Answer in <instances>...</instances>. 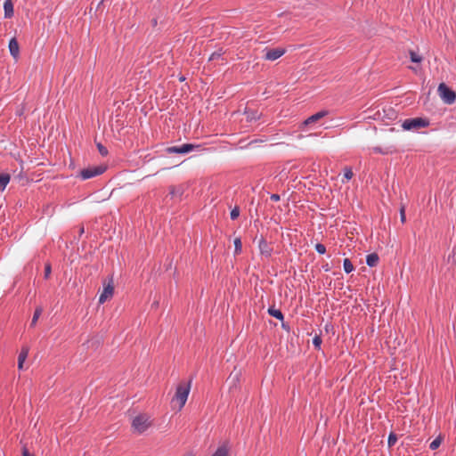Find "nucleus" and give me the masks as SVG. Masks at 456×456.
Here are the masks:
<instances>
[{
    "label": "nucleus",
    "mask_w": 456,
    "mask_h": 456,
    "mask_svg": "<svg viewBox=\"0 0 456 456\" xmlns=\"http://www.w3.org/2000/svg\"><path fill=\"white\" fill-rule=\"evenodd\" d=\"M106 167L103 166H95L84 168L80 171L79 176L83 180H87L104 173Z\"/></svg>",
    "instance_id": "5"
},
{
    "label": "nucleus",
    "mask_w": 456,
    "mask_h": 456,
    "mask_svg": "<svg viewBox=\"0 0 456 456\" xmlns=\"http://www.w3.org/2000/svg\"><path fill=\"white\" fill-rule=\"evenodd\" d=\"M51 273H52V265L51 264L48 262L45 265V272H44V278L45 279H48L51 275Z\"/></svg>",
    "instance_id": "25"
},
{
    "label": "nucleus",
    "mask_w": 456,
    "mask_h": 456,
    "mask_svg": "<svg viewBox=\"0 0 456 456\" xmlns=\"http://www.w3.org/2000/svg\"><path fill=\"white\" fill-rule=\"evenodd\" d=\"M328 114V111L326 110H321L312 116H310L309 118H307L305 121H304V125L305 126H307L309 124H313L318 120H320L321 118H322L323 117H325L326 115Z\"/></svg>",
    "instance_id": "11"
},
{
    "label": "nucleus",
    "mask_w": 456,
    "mask_h": 456,
    "mask_svg": "<svg viewBox=\"0 0 456 456\" xmlns=\"http://www.w3.org/2000/svg\"><path fill=\"white\" fill-rule=\"evenodd\" d=\"M28 354V349L27 347H22L19 356H18V369L22 370L23 369V363L26 361Z\"/></svg>",
    "instance_id": "13"
},
{
    "label": "nucleus",
    "mask_w": 456,
    "mask_h": 456,
    "mask_svg": "<svg viewBox=\"0 0 456 456\" xmlns=\"http://www.w3.org/2000/svg\"><path fill=\"white\" fill-rule=\"evenodd\" d=\"M151 426V421L147 415L140 414L136 416L132 422L134 430L139 434H142Z\"/></svg>",
    "instance_id": "3"
},
{
    "label": "nucleus",
    "mask_w": 456,
    "mask_h": 456,
    "mask_svg": "<svg viewBox=\"0 0 456 456\" xmlns=\"http://www.w3.org/2000/svg\"><path fill=\"white\" fill-rule=\"evenodd\" d=\"M239 216H240V208H239V207H234L232 209L231 214H230L231 219L235 220L239 217Z\"/></svg>",
    "instance_id": "27"
},
{
    "label": "nucleus",
    "mask_w": 456,
    "mask_h": 456,
    "mask_svg": "<svg viewBox=\"0 0 456 456\" xmlns=\"http://www.w3.org/2000/svg\"><path fill=\"white\" fill-rule=\"evenodd\" d=\"M11 180V175L7 173H0V191H4Z\"/></svg>",
    "instance_id": "14"
},
{
    "label": "nucleus",
    "mask_w": 456,
    "mask_h": 456,
    "mask_svg": "<svg viewBox=\"0 0 456 456\" xmlns=\"http://www.w3.org/2000/svg\"><path fill=\"white\" fill-rule=\"evenodd\" d=\"M169 194L172 196V198H181L183 194V186H171L169 188Z\"/></svg>",
    "instance_id": "17"
},
{
    "label": "nucleus",
    "mask_w": 456,
    "mask_h": 456,
    "mask_svg": "<svg viewBox=\"0 0 456 456\" xmlns=\"http://www.w3.org/2000/svg\"><path fill=\"white\" fill-rule=\"evenodd\" d=\"M373 151L376 153H380V154H387V153L391 152V151H388V150L384 151L380 147H374Z\"/></svg>",
    "instance_id": "34"
},
{
    "label": "nucleus",
    "mask_w": 456,
    "mask_h": 456,
    "mask_svg": "<svg viewBox=\"0 0 456 456\" xmlns=\"http://www.w3.org/2000/svg\"><path fill=\"white\" fill-rule=\"evenodd\" d=\"M397 441V436L394 433H390L389 436H388V439H387V444H388V446H393L395 444Z\"/></svg>",
    "instance_id": "26"
},
{
    "label": "nucleus",
    "mask_w": 456,
    "mask_h": 456,
    "mask_svg": "<svg viewBox=\"0 0 456 456\" xmlns=\"http://www.w3.org/2000/svg\"><path fill=\"white\" fill-rule=\"evenodd\" d=\"M438 94L446 104H452L456 100V94L444 83H441L437 88Z\"/></svg>",
    "instance_id": "4"
},
{
    "label": "nucleus",
    "mask_w": 456,
    "mask_h": 456,
    "mask_svg": "<svg viewBox=\"0 0 456 456\" xmlns=\"http://www.w3.org/2000/svg\"><path fill=\"white\" fill-rule=\"evenodd\" d=\"M410 58L412 62L416 63H419L422 61V57L414 51H410Z\"/></svg>",
    "instance_id": "24"
},
{
    "label": "nucleus",
    "mask_w": 456,
    "mask_h": 456,
    "mask_svg": "<svg viewBox=\"0 0 456 456\" xmlns=\"http://www.w3.org/2000/svg\"><path fill=\"white\" fill-rule=\"evenodd\" d=\"M242 251V243L240 238H236L234 240V253L235 255L240 254Z\"/></svg>",
    "instance_id": "22"
},
{
    "label": "nucleus",
    "mask_w": 456,
    "mask_h": 456,
    "mask_svg": "<svg viewBox=\"0 0 456 456\" xmlns=\"http://www.w3.org/2000/svg\"><path fill=\"white\" fill-rule=\"evenodd\" d=\"M114 294L113 279L110 278L109 282H103V289L99 297V303L103 304L107 300L110 299Z\"/></svg>",
    "instance_id": "6"
},
{
    "label": "nucleus",
    "mask_w": 456,
    "mask_h": 456,
    "mask_svg": "<svg viewBox=\"0 0 456 456\" xmlns=\"http://www.w3.org/2000/svg\"><path fill=\"white\" fill-rule=\"evenodd\" d=\"M43 313V308L41 306H37L36 309H35V312H34V314H33V317H32V320H31V323H30V326H35L38 318L40 317V315L42 314Z\"/></svg>",
    "instance_id": "20"
},
{
    "label": "nucleus",
    "mask_w": 456,
    "mask_h": 456,
    "mask_svg": "<svg viewBox=\"0 0 456 456\" xmlns=\"http://www.w3.org/2000/svg\"><path fill=\"white\" fill-rule=\"evenodd\" d=\"M185 456H194L192 452H188L185 454Z\"/></svg>",
    "instance_id": "40"
},
{
    "label": "nucleus",
    "mask_w": 456,
    "mask_h": 456,
    "mask_svg": "<svg viewBox=\"0 0 456 456\" xmlns=\"http://www.w3.org/2000/svg\"><path fill=\"white\" fill-rule=\"evenodd\" d=\"M443 439L442 437L439 436H437L436 439H434L430 444H429V448L431 450H436L440 445H441V443H442Z\"/></svg>",
    "instance_id": "23"
},
{
    "label": "nucleus",
    "mask_w": 456,
    "mask_h": 456,
    "mask_svg": "<svg viewBox=\"0 0 456 456\" xmlns=\"http://www.w3.org/2000/svg\"><path fill=\"white\" fill-rule=\"evenodd\" d=\"M268 314L271 316H273V317H274V318H276V319H278L280 321H282L284 319L283 314L279 309H275L273 307H269Z\"/></svg>",
    "instance_id": "18"
},
{
    "label": "nucleus",
    "mask_w": 456,
    "mask_h": 456,
    "mask_svg": "<svg viewBox=\"0 0 456 456\" xmlns=\"http://www.w3.org/2000/svg\"><path fill=\"white\" fill-rule=\"evenodd\" d=\"M258 248L262 256L265 257L271 256L273 248L263 237L259 240Z\"/></svg>",
    "instance_id": "9"
},
{
    "label": "nucleus",
    "mask_w": 456,
    "mask_h": 456,
    "mask_svg": "<svg viewBox=\"0 0 456 456\" xmlns=\"http://www.w3.org/2000/svg\"><path fill=\"white\" fill-rule=\"evenodd\" d=\"M400 219L401 222L403 224L406 222V216H405V208L404 206H402L400 208Z\"/></svg>",
    "instance_id": "32"
},
{
    "label": "nucleus",
    "mask_w": 456,
    "mask_h": 456,
    "mask_svg": "<svg viewBox=\"0 0 456 456\" xmlns=\"http://www.w3.org/2000/svg\"><path fill=\"white\" fill-rule=\"evenodd\" d=\"M212 456H229V449L226 444H223L217 448Z\"/></svg>",
    "instance_id": "19"
},
{
    "label": "nucleus",
    "mask_w": 456,
    "mask_h": 456,
    "mask_svg": "<svg viewBox=\"0 0 456 456\" xmlns=\"http://www.w3.org/2000/svg\"><path fill=\"white\" fill-rule=\"evenodd\" d=\"M343 267H344V271L346 273H350L351 272L354 271V267L352 264V262L350 261V259L348 258H345L344 261H343Z\"/></svg>",
    "instance_id": "21"
},
{
    "label": "nucleus",
    "mask_w": 456,
    "mask_h": 456,
    "mask_svg": "<svg viewBox=\"0 0 456 456\" xmlns=\"http://www.w3.org/2000/svg\"><path fill=\"white\" fill-rule=\"evenodd\" d=\"M199 145H194L191 143H184L179 146H171L167 148L166 151L169 154H187L191 152L193 149L199 148Z\"/></svg>",
    "instance_id": "7"
},
{
    "label": "nucleus",
    "mask_w": 456,
    "mask_h": 456,
    "mask_svg": "<svg viewBox=\"0 0 456 456\" xmlns=\"http://www.w3.org/2000/svg\"><path fill=\"white\" fill-rule=\"evenodd\" d=\"M79 233H80V235H81L82 233H84V227H81V228H80Z\"/></svg>",
    "instance_id": "39"
},
{
    "label": "nucleus",
    "mask_w": 456,
    "mask_h": 456,
    "mask_svg": "<svg viewBox=\"0 0 456 456\" xmlns=\"http://www.w3.org/2000/svg\"><path fill=\"white\" fill-rule=\"evenodd\" d=\"M429 125V119L427 118H413L405 119L402 124V127L403 130H418L428 127Z\"/></svg>",
    "instance_id": "2"
},
{
    "label": "nucleus",
    "mask_w": 456,
    "mask_h": 456,
    "mask_svg": "<svg viewBox=\"0 0 456 456\" xmlns=\"http://www.w3.org/2000/svg\"><path fill=\"white\" fill-rule=\"evenodd\" d=\"M379 260V255L377 253L369 254L366 257V264L370 267H374L378 265Z\"/></svg>",
    "instance_id": "15"
},
{
    "label": "nucleus",
    "mask_w": 456,
    "mask_h": 456,
    "mask_svg": "<svg viewBox=\"0 0 456 456\" xmlns=\"http://www.w3.org/2000/svg\"><path fill=\"white\" fill-rule=\"evenodd\" d=\"M223 53H224L222 52V50H218V51H216V52H214V53L210 55V57H209V59H208V60H209V61L218 60L219 58H221V57H222Z\"/></svg>",
    "instance_id": "28"
},
{
    "label": "nucleus",
    "mask_w": 456,
    "mask_h": 456,
    "mask_svg": "<svg viewBox=\"0 0 456 456\" xmlns=\"http://www.w3.org/2000/svg\"><path fill=\"white\" fill-rule=\"evenodd\" d=\"M246 118L248 121H254L260 118L261 114L257 110H247L245 111Z\"/></svg>",
    "instance_id": "16"
},
{
    "label": "nucleus",
    "mask_w": 456,
    "mask_h": 456,
    "mask_svg": "<svg viewBox=\"0 0 456 456\" xmlns=\"http://www.w3.org/2000/svg\"><path fill=\"white\" fill-rule=\"evenodd\" d=\"M98 151L102 156H106L108 154V150L102 144H97Z\"/></svg>",
    "instance_id": "30"
},
{
    "label": "nucleus",
    "mask_w": 456,
    "mask_h": 456,
    "mask_svg": "<svg viewBox=\"0 0 456 456\" xmlns=\"http://www.w3.org/2000/svg\"><path fill=\"white\" fill-rule=\"evenodd\" d=\"M4 17L12 18L13 16V4L12 0H5L4 3Z\"/></svg>",
    "instance_id": "12"
},
{
    "label": "nucleus",
    "mask_w": 456,
    "mask_h": 456,
    "mask_svg": "<svg viewBox=\"0 0 456 456\" xmlns=\"http://www.w3.org/2000/svg\"><path fill=\"white\" fill-rule=\"evenodd\" d=\"M270 199L273 201H279L281 198L279 194H272L270 196Z\"/></svg>",
    "instance_id": "36"
},
{
    "label": "nucleus",
    "mask_w": 456,
    "mask_h": 456,
    "mask_svg": "<svg viewBox=\"0 0 456 456\" xmlns=\"http://www.w3.org/2000/svg\"><path fill=\"white\" fill-rule=\"evenodd\" d=\"M264 51L265 52V59L272 61L279 59L286 53V50L281 47L273 49L265 48Z\"/></svg>",
    "instance_id": "8"
},
{
    "label": "nucleus",
    "mask_w": 456,
    "mask_h": 456,
    "mask_svg": "<svg viewBox=\"0 0 456 456\" xmlns=\"http://www.w3.org/2000/svg\"><path fill=\"white\" fill-rule=\"evenodd\" d=\"M191 380L187 383L182 382L176 387L175 394L172 399V403H177V410L181 411L186 403L191 390Z\"/></svg>",
    "instance_id": "1"
},
{
    "label": "nucleus",
    "mask_w": 456,
    "mask_h": 456,
    "mask_svg": "<svg viewBox=\"0 0 456 456\" xmlns=\"http://www.w3.org/2000/svg\"><path fill=\"white\" fill-rule=\"evenodd\" d=\"M344 177L348 181L353 177V172L351 168H346L344 173Z\"/></svg>",
    "instance_id": "33"
},
{
    "label": "nucleus",
    "mask_w": 456,
    "mask_h": 456,
    "mask_svg": "<svg viewBox=\"0 0 456 456\" xmlns=\"http://www.w3.org/2000/svg\"><path fill=\"white\" fill-rule=\"evenodd\" d=\"M322 269L325 271V272H329L330 270V266L328 264L322 265Z\"/></svg>",
    "instance_id": "37"
},
{
    "label": "nucleus",
    "mask_w": 456,
    "mask_h": 456,
    "mask_svg": "<svg viewBox=\"0 0 456 456\" xmlns=\"http://www.w3.org/2000/svg\"><path fill=\"white\" fill-rule=\"evenodd\" d=\"M21 453H22V456H34L33 454H31V453L28 452V448L26 447V445H24V446L22 447Z\"/></svg>",
    "instance_id": "35"
},
{
    "label": "nucleus",
    "mask_w": 456,
    "mask_h": 456,
    "mask_svg": "<svg viewBox=\"0 0 456 456\" xmlns=\"http://www.w3.org/2000/svg\"><path fill=\"white\" fill-rule=\"evenodd\" d=\"M257 142H258V141L254 140V141H251V142L248 143V145H252V144H255V143H257Z\"/></svg>",
    "instance_id": "38"
},
{
    "label": "nucleus",
    "mask_w": 456,
    "mask_h": 456,
    "mask_svg": "<svg viewBox=\"0 0 456 456\" xmlns=\"http://www.w3.org/2000/svg\"><path fill=\"white\" fill-rule=\"evenodd\" d=\"M315 250H316L319 254L322 255V254H324V253L326 252V248H325V246H324L323 244L317 243V244L315 245Z\"/></svg>",
    "instance_id": "29"
},
{
    "label": "nucleus",
    "mask_w": 456,
    "mask_h": 456,
    "mask_svg": "<svg viewBox=\"0 0 456 456\" xmlns=\"http://www.w3.org/2000/svg\"><path fill=\"white\" fill-rule=\"evenodd\" d=\"M9 51H10L11 55L14 59H18L19 54H20V47H19L18 41L16 40L15 37L12 38L9 42Z\"/></svg>",
    "instance_id": "10"
},
{
    "label": "nucleus",
    "mask_w": 456,
    "mask_h": 456,
    "mask_svg": "<svg viewBox=\"0 0 456 456\" xmlns=\"http://www.w3.org/2000/svg\"><path fill=\"white\" fill-rule=\"evenodd\" d=\"M313 344L314 346L316 347V348H320L321 347V344H322V338L320 336H315L313 339Z\"/></svg>",
    "instance_id": "31"
}]
</instances>
